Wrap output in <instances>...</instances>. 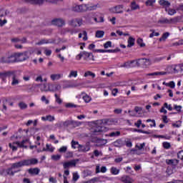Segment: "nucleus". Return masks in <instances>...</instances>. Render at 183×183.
Returning a JSON list of instances; mask_svg holds the SVG:
<instances>
[{
    "instance_id": "nucleus-38",
    "label": "nucleus",
    "mask_w": 183,
    "mask_h": 183,
    "mask_svg": "<svg viewBox=\"0 0 183 183\" xmlns=\"http://www.w3.org/2000/svg\"><path fill=\"white\" fill-rule=\"evenodd\" d=\"M150 32H152V34H150L149 38H154V36H159V33L155 32V30L154 29H151Z\"/></svg>"
},
{
    "instance_id": "nucleus-18",
    "label": "nucleus",
    "mask_w": 183,
    "mask_h": 183,
    "mask_svg": "<svg viewBox=\"0 0 183 183\" xmlns=\"http://www.w3.org/2000/svg\"><path fill=\"white\" fill-rule=\"evenodd\" d=\"M42 121H49V122H52L55 121V117L51 115H47L46 117H41Z\"/></svg>"
},
{
    "instance_id": "nucleus-40",
    "label": "nucleus",
    "mask_w": 183,
    "mask_h": 183,
    "mask_svg": "<svg viewBox=\"0 0 183 183\" xmlns=\"http://www.w3.org/2000/svg\"><path fill=\"white\" fill-rule=\"evenodd\" d=\"M84 76H85V77H86V76H92V78H94L95 77V74L92 72V71H86L84 73Z\"/></svg>"
},
{
    "instance_id": "nucleus-35",
    "label": "nucleus",
    "mask_w": 183,
    "mask_h": 183,
    "mask_svg": "<svg viewBox=\"0 0 183 183\" xmlns=\"http://www.w3.org/2000/svg\"><path fill=\"white\" fill-rule=\"evenodd\" d=\"M79 143L76 141L72 140L71 141V148L74 149H76V148H79Z\"/></svg>"
},
{
    "instance_id": "nucleus-23",
    "label": "nucleus",
    "mask_w": 183,
    "mask_h": 183,
    "mask_svg": "<svg viewBox=\"0 0 183 183\" xmlns=\"http://www.w3.org/2000/svg\"><path fill=\"white\" fill-rule=\"evenodd\" d=\"M134 62H135V60L127 61L122 66H123L124 68H132L134 66V65H132Z\"/></svg>"
},
{
    "instance_id": "nucleus-36",
    "label": "nucleus",
    "mask_w": 183,
    "mask_h": 183,
    "mask_svg": "<svg viewBox=\"0 0 183 183\" xmlns=\"http://www.w3.org/2000/svg\"><path fill=\"white\" fill-rule=\"evenodd\" d=\"M168 36H169V32L164 33L162 37L159 39L160 42L162 41H165L167 38H168Z\"/></svg>"
},
{
    "instance_id": "nucleus-47",
    "label": "nucleus",
    "mask_w": 183,
    "mask_h": 183,
    "mask_svg": "<svg viewBox=\"0 0 183 183\" xmlns=\"http://www.w3.org/2000/svg\"><path fill=\"white\" fill-rule=\"evenodd\" d=\"M83 99L86 102H91V97L89 96H88V94L83 95Z\"/></svg>"
},
{
    "instance_id": "nucleus-4",
    "label": "nucleus",
    "mask_w": 183,
    "mask_h": 183,
    "mask_svg": "<svg viewBox=\"0 0 183 183\" xmlns=\"http://www.w3.org/2000/svg\"><path fill=\"white\" fill-rule=\"evenodd\" d=\"M16 56L17 58V62H22V61H26L29 58L28 55V51H24L23 53H16Z\"/></svg>"
},
{
    "instance_id": "nucleus-52",
    "label": "nucleus",
    "mask_w": 183,
    "mask_h": 183,
    "mask_svg": "<svg viewBox=\"0 0 183 183\" xmlns=\"http://www.w3.org/2000/svg\"><path fill=\"white\" fill-rule=\"evenodd\" d=\"M102 131H104V129H102V127H99L97 129H94V134H98V132H102Z\"/></svg>"
},
{
    "instance_id": "nucleus-55",
    "label": "nucleus",
    "mask_w": 183,
    "mask_h": 183,
    "mask_svg": "<svg viewBox=\"0 0 183 183\" xmlns=\"http://www.w3.org/2000/svg\"><path fill=\"white\" fill-rule=\"evenodd\" d=\"M179 45H183L182 39L179 40V41H177V42L172 44V46H179Z\"/></svg>"
},
{
    "instance_id": "nucleus-57",
    "label": "nucleus",
    "mask_w": 183,
    "mask_h": 183,
    "mask_svg": "<svg viewBox=\"0 0 183 183\" xmlns=\"http://www.w3.org/2000/svg\"><path fill=\"white\" fill-rule=\"evenodd\" d=\"M147 122H152V124H150V127H156V124H155V120H152L151 119H149L147 120Z\"/></svg>"
},
{
    "instance_id": "nucleus-62",
    "label": "nucleus",
    "mask_w": 183,
    "mask_h": 183,
    "mask_svg": "<svg viewBox=\"0 0 183 183\" xmlns=\"http://www.w3.org/2000/svg\"><path fill=\"white\" fill-rule=\"evenodd\" d=\"M23 79L24 81H29V79H31V76L24 74L23 76Z\"/></svg>"
},
{
    "instance_id": "nucleus-24",
    "label": "nucleus",
    "mask_w": 183,
    "mask_h": 183,
    "mask_svg": "<svg viewBox=\"0 0 183 183\" xmlns=\"http://www.w3.org/2000/svg\"><path fill=\"white\" fill-rule=\"evenodd\" d=\"M121 135V132L119 131H116V132H112L107 134V137H119Z\"/></svg>"
},
{
    "instance_id": "nucleus-33",
    "label": "nucleus",
    "mask_w": 183,
    "mask_h": 183,
    "mask_svg": "<svg viewBox=\"0 0 183 183\" xmlns=\"http://www.w3.org/2000/svg\"><path fill=\"white\" fill-rule=\"evenodd\" d=\"M46 148H43L42 151H49V152H54V147L51 146L50 144H46Z\"/></svg>"
},
{
    "instance_id": "nucleus-59",
    "label": "nucleus",
    "mask_w": 183,
    "mask_h": 183,
    "mask_svg": "<svg viewBox=\"0 0 183 183\" xmlns=\"http://www.w3.org/2000/svg\"><path fill=\"white\" fill-rule=\"evenodd\" d=\"M82 56H84V53H83V51L80 52V54H79L76 56V59H77L78 61H80V59L82 58Z\"/></svg>"
},
{
    "instance_id": "nucleus-60",
    "label": "nucleus",
    "mask_w": 183,
    "mask_h": 183,
    "mask_svg": "<svg viewBox=\"0 0 183 183\" xmlns=\"http://www.w3.org/2000/svg\"><path fill=\"white\" fill-rule=\"evenodd\" d=\"M94 154L96 156V157H99V155H102V152L98 151L97 149L94 150Z\"/></svg>"
},
{
    "instance_id": "nucleus-16",
    "label": "nucleus",
    "mask_w": 183,
    "mask_h": 183,
    "mask_svg": "<svg viewBox=\"0 0 183 183\" xmlns=\"http://www.w3.org/2000/svg\"><path fill=\"white\" fill-rule=\"evenodd\" d=\"M159 4L162 6H164L165 8V9H167V8L168 9V8H169V6H171V3L166 0H160L159 1Z\"/></svg>"
},
{
    "instance_id": "nucleus-7",
    "label": "nucleus",
    "mask_w": 183,
    "mask_h": 183,
    "mask_svg": "<svg viewBox=\"0 0 183 183\" xmlns=\"http://www.w3.org/2000/svg\"><path fill=\"white\" fill-rule=\"evenodd\" d=\"M69 25L73 26L74 28H76V26H81L82 25V19H71L69 21Z\"/></svg>"
},
{
    "instance_id": "nucleus-30",
    "label": "nucleus",
    "mask_w": 183,
    "mask_h": 183,
    "mask_svg": "<svg viewBox=\"0 0 183 183\" xmlns=\"http://www.w3.org/2000/svg\"><path fill=\"white\" fill-rule=\"evenodd\" d=\"M61 76H62V75H61V74H51V76H50L51 79L52 81H56L58 79H60Z\"/></svg>"
},
{
    "instance_id": "nucleus-51",
    "label": "nucleus",
    "mask_w": 183,
    "mask_h": 183,
    "mask_svg": "<svg viewBox=\"0 0 183 183\" xmlns=\"http://www.w3.org/2000/svg\"><path fill=\"white\" fill-rule=\"evenodd\" d=\"M82 86V84L79 83V84H74L69 85L67 86V88H76L77 86Z\"/></svg>"
},
{
    "instance_id": "nucleus-49",
    "label": "nucleus",
    "mask_w": 183,
    "mask_h": 183,
    "mask_svg": "<svg viewBox=\"0 0 183 183\" xmlns=\"http://www.w3.org/2000/svg\"><path fill=\"white\" fill-rule=\"evenodd\" d=\"M154 4H155V0H148L146 1V5H147V6H152Z\"/></svg>"
},
{
    "instance_id": "nucleus-43",
    "label": "nucleus",
    "mask_w": 183,
    "mask_h": 183,
    "mask_svg": "<svg viewBox=\"0 0 183 183\" xmlns=\"http://www.w3.org/2000/svg\"><path fill=\"white\" fill-rule=\"evenodd\" d=\"M51 159L53 161H59L61 159V155L60 154H54L51 156Z\"/></svg>"
},
{
    "instance_id": "nucleus-3",
    "label": "nucleus",
    "mask_w": 183,
    "mask_h": 183,
    "mask_svg": "<svg viewBox=\"0 0 183 183\" xmlns=\"http://www.w3.org/2000/svg\"><path fill=\"white\" fill-rule=\"evenodd\" d=\"M61 86L58 84H50L48 86V89H41L42 92H48L49 91L50 92H56V91H61Z\"/></svg>"
},
{
    "instance_id": "nucleus-37",
    "label": "nucleus",
    "mask_w": 183,
    "mask_h": 183,
    "mask_svg": "<svg viewBox=\"0 0 183 183\" xmlns=\"http://www.w3.org/2000/svg\"><path fill=\"white\" fill-rule=\"evenodd\" d=\"M137 44H138V45H139V46H141V48H144V46H145L144 40H142V39H141V38L137 39Z\"/></svg>"
},
{
    "instance_id": "nucleus-11",
    "label": "nucleus",
    "mask_w": 183,
    "mask_h": 183,
    "mask_svg": "<svg viewBox=\"0 0 183 183\" xmlns=\"http://www.w3.org/2000/svg\"><path fill=\"white\" fill-rule=\"evenodd\" d=\"M44 44H55V40L54 39H43L37 42L36 45H44Z\"/></svg>"
},
{
    "instance_id": "nucleus-58",
    "label": "nucleus",
    "mask_w": 183,
    "mask_h": 183,
    "mask_svg": "<svg viewBox=\"0 0 183 183\" xmlns=\"http://www.w3.org/2000/svg\"><path fill=\"white\" fill-rule=\"evenodd\" d=\"M95 182H98V178L94 177L92 179H90L89 181L86 182V183H95Z\"/></svg>"
},
{
    "instance_id": "nucleus-64",
    "label": "nucleus",
    "mask_w": 183,
    "mask_h": 183,
    "mask_svg": "<svg viewBox=\"0 0 183 183\" xmlns=\"http://www.w3.org/2000/svg\"><path fill=\"white\" fill-rule=\"evenodd\" d=\"M176 11H183V4H179L177 8Z\"/></svg>"
},
{
    "instance_id": "nucleus-17",
    "label": "nucleus",
    "mask_w": 183,
    "mask_h": 183,
    "mask_svg": "<svg viewBox=\"0 0 183 183\" xmlns=\"http://www.w3.org/2000/svg\"><path fill=\"white\" fill-rule=\"evenodd\" d=\"M121 181L124 183H133L134 180L129 176H123Z\"/></svg>"
},
{
    "instance_id": "nucleus-44",
    "label": "nucleus",
    "mask_w": 183,
    "mask_h": 183,
    "mask_svg": "<svg viewBox=\"0 0 183 183\" xmlns=\"http://www.w3.org/2000/svg\"><path fill=\"white\" fill-rule=\"evenodd\" d=\"M78 179H79V174H78L77 172L73 173V181H74V182H76Z\"/></svg>"
},
{
    "instance_id": "nucleus-34",
    "label": "nucleus",
    "mask_w": 183,
    "mask_h": 183,
    "mask_svg": "<svg viewBox=\"0 0 183 183\" xmlns=\"http://www.w3.org/2000/svg\"><path fill=\"white\" fill-rule=\"evenodd\" d=\"M132 11H136V9H139V6L137 4L135 1L132 2L131 4Z\"/></svg>"
},
{
    "instance_id": "nucleus-50",
    "label": "nucleus",
    "mask_w": 183,
    "mask_h": 183,
    "mask_svg": "<svg viewBox=\"0 0 183 183\" xmlns=\"http://www.w3.org/2000/svg\"><path fill=\"white\" fill-rule=\"evenodd\" d=\"M162 59H165V57H155L153 59V62L154 63H155V62H161V61H162Z\"/></svg>"
},
{
    "instance_id": "nucleus-22",
    "label": "nucleus",
    "mask_w": 183,
    "mask_h": 183,
    "mask_svg": "<svg viewBox=\"0 0 183 183\" xmlns=\"http://www.w3.org/2000/svg\"><path fill=\"white\" fill-rule=\"evenodd\" d=\"M127 42H128L127 48H131L134 46V45H135V39L130 36Z\"/></svg>"
},
{
    "instance_id": "nucleus-39",
    "label": "nucleus",
    "mask_w": 183,
    "mask_h": 183,
    "mask_svg": "<svg viewBox=\"0 0 183 183\" xmlns=\"http://www.w3.org/2000/svg\"><path fill=\"white\" fill-rule=\"evenodd\" d=\"M159 24H171V21H169V19H162L160 20H159Z\"/></svg>"
},
{
    "instance_id": "nucleus-20",
    "label": "nucleus",
    "mask_w": 183,
    "mask_h": 183,
    "mask_svg": "<svg viewBox=\"0 0 183 183\" xmlns=\"http://www.w3.org/2000/svg\"><path fill=\"white\" fill-rule=\"evenodd\" d=\"M166 162L168 165H173L174 167H175V165H178V162H179L178 161V159H167L166 160Z\"/></svg>"
},
{
    "instance_id": "nucleus-28",
    "label": "nucleus",
    "mask_w": 183,
    "mask_h": 183,
    "mask_svg": "<svg viewBox=\"0 0 183 183\" xmlns=\"http://www.w3.org/2000/svg\"><path fill=\"white\" fill-rule=\"evenodd\" d=\"M7 74V77L9 78L10 76H12V78H14L16 76V71H6Z\"/></svg>"
},
{
    "instance_id": "nucleus-5",
    "label": "nucleus",
    "mask_w": 183,
    "mask_h": 183,
    "mask_svg": "<svg viewBox=\"0 0 183 183\" xmlns=\"http://www.w3.org/2000/svg\"><path fill=\"white\" fill-rule=\"evenodd\" d=\"M122 9H124V5L120 4L109 9V11L112 14H123L124 11Z\"/></svg>"
},
{
    "instance_id": "nucleus-45",
    "label": "nucleus",
    "mask_w": 183,
    "mask_h": 183,
    "mask_svg": "<svg viewBox=\"0 0 183 183\" xmlns=\"http://www.w3.org/2000/svg\"><path fill=\"white\" fill-rule=\"evenodd\" d=\"M54 97L56 98V102H57V104H62V99H61L58 94H55Z\"/></svg>"
},
{
    "instance_id": "nucleus-10",
    "label": "nucleus",
    "mask_w": 183,
    "mask_h": 183,
    "mask_svg": "<svg viewBox=\"0 0 183 183\" xmlns=\"http://www.w3.org/2000/svg\"><path fill=\"white\" fill-rule=\"evenodd\" d=\"M83 56H84L85 61H95L94 59V54L92 53H89L88 51H83Z\"/></svg>"
},
{
    "instance_id": "nucleus-42",
    "label": "nucleus",
    "mask_w": 183,
    "mask_h": 183,
    "mask_svg": "<svg viewBox=\"0 0 183 183\" xmlns=\"http://www.w3.org/2000/svg\"><path fill=\"white\" fill-rule=\"evenodd\" d=\"M104 34H105V32H104V31H97L96 32V37L97 38H102V36H104Z\"/></svg>"
},
{
    "instance_id": "nucleus-26",
    "label": "nucleus",
    "mask_w": 183,
    "mask_h": 183,
    "mask_svg": "<svg viewBox=\"0 0 183 183\" xmlns=\"http://www.w3.org/2000/svg\"><path fill=\"white\" fill-rule=\"evenodd\" d=\"M12 167L11 168H9L5 170V172H6V175H10L11 177H14L15 175V172H13L12 171Z\"/></svg>"
},
{
    "instance_id": "nucleus-41",
    "label": "nucleus",
    "mask_w": 183,
    "mask_h": 183,
    "mask_svg": "<svg viewBox=\"0 0 183 183\" xmlns=\"http://www.w3.org/2000/svg\"><path fill=\"white\" fill-rule=\"evenodd\" d=\"M74 76V78H76L78 76V71H71L69 78H72Z\"/></svg>"
},
{
    "instance_id": "nucleus-46",
    "label": "nucleus",
    "mask_w": 183,
    "mask_h": 183,
    "mask_svg": "<svg viewBox=\"0 0 183 183\" xmlns=\"http://www.w3.org/2000/svg\"><path fill=\"white\" fill-rule=\"evenodd\" d=\"M66 149H68V147H66V146H63L60 149H59V152L64 154V152H66Z\"/></svg>"
},
{
    "instance_id": "nucleus-9",
    "label": "nucleus",
    "mask_w": 183,
    "mask_h": 183,
    "mask_svg": "<svg viewBox=\"0 0 183 183\" xmlns=\"http://www.w3.org/2000/svg\"><path fill=\"white\" fill-rule=\"evenodd\" d=\"M112 145H114V147H116L117 148H122V147H124V145H125V141L122 140V139H119L114 142L112 143Z\"/></svg>"
},
{
    "instance_id": "nucleus-31",
    "label": "nucleus",
    "mask_w": 183,
    "mask_h": 183,
    "mask_svg": "<svg viewBox=\"0 0 183 183\" xmlns=\"http://www.w3.org/2000/svg\"><path fill=\"white\" fill-rule=\"evenodd\" d=\"M72 11L74 12H82V6H75L72 7Z\"/></svg>"
},
{
    "instance_id": "nucleus-53",
    "label": "nucleus",
    "mask_w": 183,
    "mask_h": 183,
    "mask_svg": "<svg viewBox=\"0 0 183 183\" xmlns=\"http://www.w3.org/2000/svg\"><path fill=\"white\" fill-rule=\"evenodd\" d=\"M172 127H174V128H179V127H181V121H177V123H173Z\"/></svg>"
},
{
    "instance_id": "nucleus-21",
    "label": "nucleus",
    "mask_w": 183,
    "mask_h": 183,
    "mask_svg": "<svg viewBox=\"0 0 183 183\" xmlns=\"http://www.w3.org/2000/svg\"><path fill=\"white\" fill-rule=\"evenodd\" d=\"M140 61H142V64L144 66H149L151 65V60L149 59L143 58Z\"/></svg>"
},
{
    "instance_id": "nucleus-61",
    "label": "nucleus",
    "mask_w": 183,
    "mask_h": 183,
    "mask_svg": "<svg viewBox=\"0 0 183 183\" xmlns=\"http://www.w3.org/2000/svg\"><path fill=\"white\" fill-rule=\"evenodd\" d=\"M6 15V11L4 9L0 10V18H2V16H5Z\"/></svg>"
},
{
    "instance_id": "nucleus-13",
    "label": "nucleus",
    "mask_w": 183,
    "mask_h": 183,
    "mask_svg": "<svg viewBox=\"0 0 183 183\" xmlns=\"http://www.w3.org/2000/svg\"><path fill=\"white\" fill-rule=\"evenodd\" d=\"M81 122H75V121H70V120H66L65 122H63V126L66 127L69 125H80Z\"/></svg>"
},
{
    "instance_id": "nucleus-54",
    "label": "nucleus",
    "mask_w": 183,
    "mask_h": 183,
    "mask_svg": "<svg viewBox=\"0 0 183 183\" xmlns=\"http://www.w3.org/2000/svg\"><path fill=\"white\" fill-rule=\"evenodd\" d=\"M163 147L165 149H169V148H171V144L168 142H163Z\"/></svg>"
},
{
    "instance_id": "nucleus-19",
    "label": "nucleus",
    "mask_w": 183,
    "mask_h": 183,
    "mask_svg": "<svg viewBox=\"0 0 183 183\" xmlns=\"http://www.w3.org/2000/svg\"><path fill=\"white\" fill-rule=\"evenodd\" d=\"M71 34V35H73L74 34H76V30L74 29H70V28H65L63 29V34Z\"/></svg>"
},
{
    "instance_id": "nucleus-14",
    "label": "nucleus",
    "mask_w": 183,
    "mask_h": 183,
    "mask_svg": "<svg viewBox=\"0 0 183 183\" xmlns=\"http://www.w3.org/2000/svg\"><path fill=\"white\" fill-rule=\"evenodd\" d=\"M78 149H79V152H88V151L91 149V147H89V146L88 145L84 146L82 144H79Z\"/></svg>"
},
{
    "instance_id": "nucleus-48",
    "label": "nucleus",
    "mask_w": 183,
    "mask_h": 183,
    "mask_svg": "<svg viewBox=\"0 0 183 183\" xmlns=\"http://www.w3.org/2000/svg\"><path fill=\"white\" fill-rule=\"evenodd\" d=\"M104 48L107 49V48H111L112 46V41H107L104 44Z\"/></svg>"
},
{
    "instance_id": "nucleus-8",
    "label": "nucleus",
    "mask_w": 183,
    "mask_h": 183,
    "mask_svg": "<svg viewBox=\"0 0 183 183\" xmlns=\"http://www.w3.org/2000/svg\"><path fill=\"white\" fill-rule=\"evenodd\" d=\"M78 159H73L70 162H66L63 163V167L64 169H68L69 167H76V162H78Z\"/></svg>"
},
{
    "instance_id": "nucleus-32",
    "label": "nucleus",
    "mask_w": 183,
    "mask_h": 183,
    "mask_svg": "<svg viewBox=\"0 0 183 183\" xmlns=\"http://www.w3.org/2000/svg\"><path fill=\"white\" fill-rule=\"evenodd\" d=\"M19 107L20 109H26V108H28V104L24 102H21L19 103Z\"/></svg>"
},
{
    "instance_id": "nucleus-27",
    "label": "nucleus",
    "mask_w": 183,
    "mask_h": 183,
    "mask_svg": "<svg viewBox=\"0 0 183 183\" xmlns=\"http://www.w3.org/2000/svg\"><path fill=\"white\" fill-rule=\"evenodd\" d=\"M166 12L168 13V15L172 16V15H175V14H177V10L174 9H165Z\"/></svg>"
},
{
    "instance_id": "nucleus-15",
    "label": "nucleus",
    "mask_w": 183,
    "mask_h": 183,
    "mask_svg": "<svg viewBox=\"0 0 183 183\" xmlns=\"http://www.w3.org/2000/svg\"><path fill=\"white\" fill-rule=\"evenodd\" d=\"M179 64H174L169 66L167 69H169L173 74H178V72H179V70L177 69V66H179Z\"/></svg>"
},
{
    "instance_id": "nucleus-56",
    "label": "nucleus",
    "mask_w": 183,
    "mask_h": 183,
    "mask_svg": "<svg viewBox=\"0 0 183 183\" xmlns=\"http://www.w3.org/2000/svg\"><path fill=\"white\" fill-rule=\"evenodd\" d=\"M76 105L72 104V103H67L66 104V108H76Z\"/></svg>"
},
{
    "instance_id": "nucleus-29",
    "label": "nucleus",
    "mask_w": 183,
    "mask_h": 183,
    "mask_svg": "<svg viewBox=\"0 0 183 183\" xmlns=\"http://www.w3.org/2000/svg\"><path fill=\"white\" fill-rule=\"evenodd\" d=\"M12 81H11V85L12 86H15V85H18L19 84V79L16 78V76L14 77H12Z\"/></svg>"
},
{
    "instance_id": "nucleus-25",
    "label": "nucleus",
    "mask_w": 183,
    "mask_h": 183,
    "mask_svg": "<svg viewBox=\"0 0 183 183\" xmlns=\"http://www.w3.org/2000/svg\"><path fill=\"white\" fill-rule=\"evenodd\" d=\"M110 172L112 175H118V174H119V169L115 167H112L110 169Z\"/></svg>"
},
{
    "instance_id": "nucleus-12",
    "label": "nucleus",
    "mask_w": 183,
    "mask_h": 183,
    "mask_svg": "<svg viewBox=\"0 0 183 183\" xmlns=\"http://www.w3.org/2000/svg\"><path fill=\"white\" fill-rule=\"evenodd\" d=\"M28 172L30 175H38L41 172V169L38 167L30 168L28 169Z\"/></svg>"
},
{
    "instance_id": "nucleus-2",
    "label": "nucleus",
    "mask_w": 183,
    "mask_h": 183,
    "mask_svg": "<svg viewBox=\"0 0 183 183\" xmlns=\"http://www.w3.org/2000/svg\"><path fill=\"white\" fill-rule=\"evenodd\" d=\"M0 62L2 64H11L12 62H18L16 53L13 54L7 57H2L0 59Z\"/></svg>"
},
{
    "instance_id": "nucleus-63",
    "label": "nucleus",
    "mask_w": 183,
    "mask_h": 183,
    "mask_svg": "<svg viewBox=\"0 0 183 183\" xmlns=\"http://www.w3.org/2000/svg\"><path fill=\"white\" fill-rule=\"evenodd\" d=\"M56 127H57V128H62V127H64V122L56 123Z\"/></svg>"
},
{
    "instance_id": "nucleus-1",
    "label": "nucleus",
    "mask_w": 183,
    "mask_h": 183,
    "mask_svg": "<svg viewBox=\"0 0 183 183\" xmlns=\"http://www.w3.org/2000/svg\"><path fill=\"white\" fill-rule=\"evenodd\" d=\"M36 164H38V159H23L20 162L13 163L11 164V169H18V168H22V167H31V165H36Z\"/></svg>"
},
{
    "instance_id": "nucleus-6",
    "label": "nucleus",
    "mask_w": 183,
    "mask_h": 183,
    "mask_svg": "<svg viewBox=\"0 0 183 183\" xmlns=\"http://www.w3.org/2000/svg\"><path fill=\"white\" fill-rule=\"evenodd\" d=\"M51 25L59 26V28H62V26L65 25V20L61 18L54 19L51 20Z\"/></svg>"
}]
</instances>
